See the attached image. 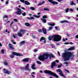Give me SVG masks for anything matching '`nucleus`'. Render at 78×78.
Listing matches in <instances>:
<instances>
[{"label":"nucleus","instance_id":"f257e3e1","mask_svg":"<svg viewBox=\"0 0 78 78\" xmlns=\"http://www.w3.org/2000/svg\"><path fill=\"white\" fill-rule=\"evenodd\" d=\"M48 57H50V59H51V57H52V58H55V56L51 54L48 55L44 54L42 55H40L38 58L39 60L42 61H44L45 59H48Z\"/></svg>","mask_w":78,"mask_h":78},{"label":"nucleus","instance_id":"f03ea898","mask_svg":"<svg viewBox=\"0 0 78 78\" xmlns=\"http://www.w3.org/2000/svg\"><path fill=\"white\" fill-rule=\"evenodd\" d=\"M73 53L71 52H64L62 53V57L64 58V60L65 61L69 60L70 58L73 55Z\"/></svg>","mask_w":78,"mask_h":78},{"label":"nucleus","instance_id":"7ed1b4c3","mask_svg":"<svg viewBox=\"0 0 78 78\" xmlns=\"http://www.w3.org/2000/svg\"><path fill=\"white\" fill-rule=\"evenodd\" d=\"M48 39L49 41H51L53 39L54 41L58 42V41H60L61 40V37L59 35H55L52 36H50L48 37Z\"/></svg>","mask_w":78,"mask_h":78},{"label":"nucleus","instance_id":"20e7f679","mask_svg":"<svg viewBox=\"0 0 78 78\" xmlns=\"http://www.w3.org/2000/svg\"><path fill=\"white\" fill-rule=\"evenodd\" d=\"M44 72L45 73H48V74H50L51 75H52L53 76H55V77L56 78H58V76H57V75H56V74H55V73L52 72L50 71H48L47 70H46L44 71Z\"/></svg>","mask_w":78,"mask_h":78},{"label":"nucleus","instance_id":"39448f33","mask_svg":"<svg viewBox=\"0 0 78 78\" xmlns=\"http://www.w3.org/2000/svg\"><path fill=\"white\" fill-rule=\"evenodd\" d=\"M12 55H10V58H13L14 56V55H15L16 56H22V54L19 53H17L16 52H13L12 53Z\"/></svg>","mask_w":78,"mask_h":78},{"label":"nucleus","instance_id":"423d86ee","mask_svg":"<svg viewBox=\"0 0 78 78\" xmlns=\"http://www.w3.org/2000/svg\"><path fill=\"white\" fill-rule=\"evenodd\" d=\"M25 32V30L21 29L20 30V32L18 33V36L19 37H22V36L23 34H21V33H22L23 34H24Z\"/></svg>","mask_w":78,"mask_h":78},{"label":"nucleus","instance_id":"0eeeda50","mask_svg":"<svg viewBox=\"0 0 78 78\" xmlns=\"http://www.w3.org/2000/svg\"><path fill=\"white\" fill-rule=\"evenodd\" d=\"M3 70L4 71V72L5 73H7V74H8V75L11 73V72L10 71L8 70H5V69H3Z\"/></svg>","mask_w":78,"mask_h":78},{"label":"nucleus","instance_id":"6e6552de","mask_svg":"<svg viewBox=\"0 0 78 78\" xmlns=\"http://www.w3.org/2000/svg\"><path fill=\"white\" fill-rule=\"evenodd\" d=\"M48 1L50 3H51L53 4V5H55V4H56L57 5H58V2H55L52 0H48Z\"/></svg>","mask_w":78,"mask_h":78},{"label":"nucleus","instance_id":"1a4fd4ad","mask_svg":"<svg viewBox=\"0 0 78 78\" xmlns=\"http://www.w3.org/2000/svg\"><path fill=\"white\" fill-rule=\"evenodd\" d=\"M9 47L10 50H14V48L13 47V46H12V45L11 44H9Z\"/></svg>","mask_w":78,"mask_h":78},{"label":"nucleus","instance_id":"9d476101","mask_svg":"<svg viewBox=\"0 0 78 78\" xmlns=\"http://www.w3.org/2000/svg\"><path fill=\"white\" fill-rule=\"evenodd\" d=\"M18 10L17 11V12H16V14H17L19 15H20L22 14V11H21V10L20 8L18 9Z\"/></svg>","mask_w":78,"mask_h":78},{"label":"nucleus","instance_id":"9b49d317","mask_svg":"<svg viewBox=\"0 0 78 78\" xmlns=\"http://www.w3.org/2000/svg\"><path fill=\"white\" fill-rule=\"evenodd\" d=\"M42 40H44V44H45L46 43V40H45V38H44V37H41V38L40 41H42Z\"/></svg>","mask_w":78,"mask_h":78},{"label":"nucleus","instance_id":"f8f14e48","mask_svg":"<svg viewBox=\"0 0 78 78\" xmlns=\"http://www.w3.org/2000/svg\"><path fill=\"white\" fill-rule=\"evenodd\" d=\"M42 31H43V33L44 34H47V30L43 28L42 29Z\"/></svg>","mask_w":78,"mask_h":78},{"label":"nucleus","instance_id":"ddd939ff","mask_svg":"<svg viewBox=\"0 0 78 78\" xmlns=\"http://www.w3.org/2000/svg\"><path fill=\"white\" fill-rule=\"evenodd\" d=\"M56 66V63L55 62H53L51 64V68L52 69H53V66Z\"/></svg>","mask_w":78,"mask_h":78},{"label":"nucleus","instance_id":"4468645a","mask_svg":"<svg viewBox=\"0 0 78 78\" xmlns=\"http://www.w3.org/2000/svg\"><path fill=\"white\" fill-rule=\"evenodd\" d=\"M29 60V58H24L23 60V61L24 62H28V60Z\"/></svg>","mask_w":78,"mask_h":78},{"label":"nucleus","instance_id":"2eb2a0df","mask_svg":"<svg viewBox=\"0 0 78 78\" xmlns=\"http://www.w3.org/2000/svg\"><path fill=\"white\" fill-rule=\"evenodd\" d=\"M36 65L35 64H33L31 66V68L33 70H35L36 68H35V66Z\"/></svg>","mask_w":78,"mask_h":78},{"label":"nucleus","instance_id":"dca6fc26","mask_svg":"<svg viewBox=\"0 0 78 78\" xmlns=\"http://www.w3.org/2000/svg\"><path fill=\"white\" fill-rule=\"evenodd\" d=\"M48 25H49L50 26H55V23H52L51 24V23H48Z\"/></svg>","mask_w":78,"mask_h":78},{"label":"nucleus","instance_id":"f3484780","mask_svg":"<svg viewBox=\"0 0 78 78\" xmlns=\"http://www.w3.org/2000/svg\"><path fill=\"white\" fill-rule=\"evenodd\" d=\"M24 3L25 5H30V3H29V2H27V1H25L24 2Z\"/></svg>","mask_w":78,"mask_h":78},{"label":"nucleus","instance_id":"a211bd4d","mask_svg":"<svg viewBox=\"0 0 78 78\" xmlns=\"http://www.w3.org/2000/svg\"><path fill=\"white\" fill-rule=\"evenodd\" d=\"M75 48V47H71L67 49L68 51H69V50H74Z\"/></svg>","mask_w":78,"mask_h":78},{"label":"nucleus","instance_id":"6ab92c4d","mask_svg":"<svg viewBox=\"0 0 78 78\" xmlns=\"http://www.w3.org/2000/svg\"><path fill=\"white\" fill-rule=\"evenodd\" d=\"M60 22L61 23H64L65 22V23H68V22H68V21H66V20H65L64 21H61Z\"/></svg>","mask_w":78,"mask_h":78},{"label":"nucleus","instance_id":"aec40b11","mask_svg":"<svg viewBox=\"0 0 78 78\" xmlns=\"http://www.w3.org/2000/svg\"><path fill=\"white\" fill-rule=\"evenodd\" d=\"M25 43V41H22L20 43V45H22L23 44H24Z\"/></svg>","mask_w":78,"mask_h":78},{"label":"nucleus","instance_id":"412c9836","mask_svg":"<svg viewBox=\"0 0 78 78\" xmlns=\"http://www.w3.org/2000/svg\"><path fill=\"white\" fill-rule=\"evenodd\" d=\"M60 75V76H63V77H66L65 76H64V75L63 74V73H62V72H60V73H59V74Z\"/></svg>","mask_w":78,"mask_h":78},{"label":"nucleus","instance_id":"4be33fe9","mask_svg":"<svg viewBox=\"0 0 78 78\" xmlns=\"http://www.w3.org/2000/svg\"><path fill=\"white\" fill-rule=\"evenodd\" d=\"M25 70H26L27 69H28V68H29V64H27V65L25 67Z\"/></svg>","mask_w":78,"mask_h":78},{"label":"nucleus","instance_id":"5701e85b","mask_svg":"<svg viewBox=\"0 0 78 78\" xmlns=\"http://www.w3.org/2000/svg\"><path fill=\"white\" fill-rule=\"evenodd\" d=\"M28 19H33V20H34V19H35V18L33 17H30H30H27Z\"/></svg>","mask_w":78,"mask_h":78},{"label":"nucleus","instance_id":"b1692460","mask_svg":"<svg viewBox=\"0 0 78 78\" xmlns=\"http://www.w3.org/2000/svg\"><path fill=\"white\" fill-rule=\"evenodd\" d=\"M33 16L34 17H35L36 18H39V17H41V16H39V15L37 16V15H33Z\"/></svg>","mask_w":78,"mask_h":78},{"label":"nucleus","instance_id":"393cba45","mask_svg":"<svg viewBox=\"0 0 78 78\" xmlns=\"http://www.w3.org/2000/svg\"><path fill=\"white\" fill-rule=\"evenodd\" d=\"M53 29V27H49V29L48 30V31H50L51 30H52Z\"/></svg>","mask_w":78,"mask_h":78},{"label":"nucleus","instance_id":"a878e982","mask_svg":"<svg viewBox=\"0 0 78 78\" xmlns=\"http://www.w3.org/2000/svg\"><path fill=\"white\" fill-rule=\"evenodd\" d=\"M56 71L57 72H59V73H61V72H62V70L60 69H58L56 70Z\"/></svg>","mask_w":78,"mask_h":78},{"label":"nucleus","instance_id":"bb28decb","mask_svg":"<svg viewBox=\"0 0 78 78\" xmlns=\"http://www.w3.org/2000/svg\"><path fill=\"white\" fill-rule=\"evenodd\" d=\"M4 64L5 66H8V63L6 61L4 62Z\"/></svg>","mask_w":78,"mask_h":78},{"label":"nucleus","instance_id":"cd10ccee","mask_svg":"<svg viewBox=\"0 0 78 78\" xmlns=\"http://www.w3.org/2000/svg\"><path fill=\"white\" fill-rule=\"evenodd\" d=\"M63 64H65L66 66H68V65L69 64V63H68L67 62H65L63 63Z\"/></svg>","mask_w":78,"mask_h":78},{"label":"nucleus","instance_id":"c85d7f7f","mask_svg":"<svg viewBox=\"0 0 78 78\" xmlns=\"http://www.w3.org/2000/svg\"><path fill=\"white\" fill-rule=\"evenodd\" d=\"M43 19H47V16L45 15H44L42 16Z\"/></svg>","mask_w":78,"mask_h":78},{"label":"nucleus","instance_id":"c756f323","mask_svg":"<svg viewBox=\"0 0 78 78\" xmlns=\"http://www.w3.org/2000/svg\"><path fill=\"white\" fill-rule=\"evenodd\" d=\"M25 25L26 26H27V27H30V25L28 23H25Z\"/></svg>","mask_w":78,"mask_h":78},{"label":"nucleus","instance_id":"7c9ffc66","mask_svg":"<svg viewBox=\"0 0 78 78\" xmlns=\"http://www.w3.org/2000/svg\"><path fill=\"white\" fill-rule=\"evenodd\" d=\"M36 62L37 64H41V62H40L38 61H36Z\"/></svg>","mask_w":78,"mask_h":78},{"label":"nucleus","instance_id":"2f4dec72","mask_svg":"<svg viewBox=\"0 0 78 78\" xmlns=\"http://www.w3.org/2000/svg\"><path fill=\"white\" fill-rule=\"evenodd\" d=\"M30 9L31 10H33V11H34V10H35V9H34V8L33 7H30Z\"/></svg>","mask_w":78,"mask_h":78},{"label":"nucleus","instance_id":"473e14b6","mask_svg":"<svg viewBox=\"0 0 78 78\" xmlns=\"http://www.w3.org/2000/svg\"><path fill=\"white\" fill-rule=\"evenodd\" d=\"M69 8H68L66 10H65V11L66 12H69Z\"/></svg>","mask_w":78,"mask_h":78},{"label":"nucleus","instance_id":"72a5a7b5","mask_svg":"<svg viewBox=\"0 0 78 78\" xmlns=\"http://www.w3.org/2000/svg\"><path fill=\"white\" fill-rule=\"evenodd\" d=\"M22 15L23 16H26V12H24L22 13Z\"/></svg>","mask_w":78,"mask_h":78},{"label":"nucleus","instance_id":"f704fd0d","mask_svg":"<svg viewBox=\"0 0 78 78\" xmlns=\"http://www.w3.org/2000/svg\"><path fill=\"white\" fill-rule=\"evenodd\" d=\"M43 10H44V11H49V9L47 8H44Z\"/></svg>","mask_w":78,"mask_h":78},{"label":"nucleus","instance_id":"c9c22d12","mask_svg":"<svg viewBox=\"0 0 78 78\" xmlns=\"http://www.w3.org/2000/svg\"><path fill=\"white\" fill-rule=\"evenodd\" d=\"M70 5H74V2H73V1H72Z\"/></svg>","mask_w":78,"mask_h":78},{"label":"nucleus","instance_id":"e433bc0d","mask_svg":"<svg viewBox=\"0 0 78 78\" xmlns=\"http://www.w3.org/2000/svg\"><path fill=\"white\" fill-rule=\"evenodd\" d=\"M20 1L21 2L23 3H25V0H20Z\"/></svg>","mask_w":78,"mask_h":78},{"label":"nucleus","instance_id":"4c0bfd02","mask_svg":"<svg viewBox=\"0 0 78 78\" xmlns=\"http://www.w3.org/2000/svg\"><path fill=\"white\" fill-rule=\"evenodd\" d=\"M38 31L39 33H41V32H42V30L41 29H39L38 30Z\"/></svg>","mask_w":78,"mask_h":78},{"label":"nucleus","instance_id":"58836bf2","mask_svg":"<svg viewBox=\"0 0 78 78\" xmlns=\"http://www.w3.org/2000/svg\"><path fill=\"white\" fill-rule=\"evenodd\" d=\"M42 22L43 23H46V20H42Z\"/></svg>","mask_w":78,"mask_h":78},{"label":"nucleus","instance_id":"ea45409f","mask_svg":"<svg viewBox=\"0 0 78 78\" xmlns=\"http://www.w3.org/2000/svg\"><path fill=\"white\" fill-rule=\"evenodd\" d=\"M64 70H65V71H66V72H67V73H69V71L66 69H64Z\"/></svg>","mask_w":78,"mask_h":78},{"label":"nucleus","instance_id":"a19ab883","mask_svg":"<svg viewBox=\"0 0 78 78\" xmlns=\"http://www.w3.org/2000/svg\"><path fill=\"white\" fill-rule=\"evenodd\" d=\"M1 51L2 54H3L5 53V51H4V50L3 49Z\"/></svg>","mask_w":78,"mask_h":78},{"label":"nucleus","instance_id":"79ce46f5","mask_svg":"<svg viewBox=\"0 0 78 78\" xmlns=\"http://www.w3.org/2000/svg\"><path fill=\"white\" fill-rule=\"evenodd\" d=\"M4 19L5 18H8V16L5 15L3 17Z\"/></svg>","mask_w":78,"mask_h":78},{"label":"nucleus","instance_id":"37998d69","mask_svg":"<svg viewBox=\"0 0 78 78\" xmlns=\"http://www.w3.org/2000/svg\"><path fill=\"white\" fill-rule=\"evenodd\" d=\"M9 2V1L7 0L6 2H5V4L6 5H7L8 4V2Z\"/></svg>","mask_w":78,"mask_h":78},{"label":"nucleus","instance_id":"c03bdc74","mask_svg":"<svg viewBox=\"0 0 78 78\" xmlns=\"http://www.w3.org/2000/svg\"><path fill=\"white\" fill-rule=\"evenodd\" d=\"M26 70H27L28 71H31V69H30L28 68L27 69H26Z\"/></svg>","mask_w":78,"mask_h":78},{"label":"nucleus","instance_id":"a18cd8bd","mask_svg":"<svg viewBox=\"0 0 78 78\" xmlns=\"http://www.w3.org/2000/svg\"><path fill=\"white\" fill-rule=\"evenodd\" d=\"M37 49H35L34 50V52H37Z\"/></svg>","mask_w":78,"mask_h":78},{"label":"nucleus","instance_id":"49530a36","mask_svg":"<svg viewBox=\"0 0 78 78\" xmlns=\"http://www.w3.org/2000/svg\"><path fill=\"white\" fill-rule=\"evenodd\" d=\"M42 4L41 3H39L38 4V6H40V5H42Z\"/></svg>","mask_w":78,"mask_h":78},{"label":"nucleus","instance_id":"de8ad7c7","mask_svg":"<svg viewBox=\"0 0 78 78\" xmlns=\"http://www.w3.org/2000/svg\"><path fill=\"white\" fill-rule=\"evenodd\" d=\"M64 44H65L66 45L69 44V43L66 42L64 43Z\"/></svg>","mask_w":78,"mask_h":78},{"label":"nucleus","instance_id":"09e8293b","mask_svg":"<svg viewBox=\"0 0 78 78\" xmlns=\"http://www.w3.org/2000/svg\"><path fill=\"white\" fill-rule=\"evenodd\" d=\"M31 75L32 76V77H33V78H35V76H34L33 74Z\"/></svg>","mask_w":78,"mask_h":78},{"label":"nucleus","instance_id":"8fccbe9b","mask_svg":"<svg viewBox=\"0 0 78 78\" xmlns=\"http://www.w3.org/2000/svg\"><path fill=\"white\" fill-rule=\"evenodd\" d=\"M61 67V65H59L58 66V68H60Z\"/></svg>","mask_w":78,"mask_h":78},{"label":"nucleus","instance_id":"3c124183","mask_svg":"<svg viewBox=\"0 0 78 78\" xmlns=\"http://www.w3.org/2000/svg\"><path fill=\"white\" fill-rule=\"evenodd\" d=\"M58 55H59V56H61V55H60V53H59V52H58Z\"/></svg>","mask_w":78,"mask_h":78},{"label":"nucleus","instance_id":"603ef678","mask_svg":"<svg viewBox=\"0 0 78 78\" xmlns=\"http://www.w3.org/2000/svg\"><path fill=\"white\" fill-rule=\"evenodd\" d=\"M69 10L71 11H73V9H70Z\"/></svg>","mask_w":78,"mask_h":78},{"label":"nucleus","instance_id":"864d4df0","mask_svg":"<svg viewBox=\"0 0 78 78\" xmlns=\"http://www.w3.org/2000/svg\"><path fill=\"white\" fill-rule=\"evenodd\" d=\"M62 0H57V1L58 2H61V1H62Z\"/></svg>","mask_w":78,"mask_h":78},{"label":"nucleus","instance_id":"5fc2aeb1","mask_svg":"<svg viewBox=\"0 0 78 78\" xmlns=\"http://www.w3.org/2000/svg\"><path fill=\"white\" fill-rule=\"evenodd\" d=\"M75 37H76V38H77V39H78V35H76Z\"/></svg>","mask_w":78,"mask_h":78},{"label":"nucleus","instance_id":"6e6d98bb","mask_svg":"<svg viewBox=\"0 0 78 78\" xmlns=\"http://www.w3.org/2000/svg\"><path fill=\"white\" fill-rule=\"evenodd\" d=\"M13 37H14V39L16 38V36H15L14 35H13Z\"/></svg>","mask_w":78,"mask_h":78},{"label":"nucleus","instance_id":"4d7b16f0","mask_svg":"<svg viewBox=\"0 0 78 78\" xmlns=\"http://www.w3.org/2000/svg\"><path fill=\"white\" fill-rule=\"evenodd\" d=\"M42 5V4H44L45 3V1H43L41 3Z\"/></svg>","mask_w":78,"mask_h":78},{"label":"nucleus","instance_id":"13d9d810","mask_svg":"<svg viewBox=\"0 0 78 78\" xmlns=\"http://www.w3.org/2000/svg\"><path fill=\"white\" fill-rule=\"evenodd\" d=\"M55 61H56V62H57V63L59 62V60H55Z\"/></svg>","mask_w":78,"mask_h":78},{"label":"nucleus","instance_id":"bf43d9fd","mask_svg":"<svg viewBox=\"0 0 78 78\" xmlns=\"http://www.w3.org/2000/svg\"><path fill=\"white\" fill-rule=\"evenodd\" d=\"M74 55H73L72 57H71V59H73V57L74 56Z\"/></svg>","mask_w":78,"mask_h":78},{"label":"nucleus","instance_id":"052dcab7","mask_svg":"<svg viewBox=\"0 0 78 78\" xmlns=\"http://www.w3.org/2000/svg\"><path fill=\"white\" fill-rule=\"evenodd\" d=\"M33 74H35V73H34V72H33L32 73H31V75H33Z\"/></svg>","mask_w":78,"mask_h":78},{"label":"nucleus","instance_id":"680f3d73","mask_svg":"<svg viewBox=\"0 0 78 78\" xmlns=\"http://www.w3.org/2000/svg\"><path fill=\"white\" fill-rule=\"evenodd\" d=\"M13 44H16V42L15 41H14L13 42Z\"/></svg>","mask_w":78,"mask_h":78},{"label":"nucleus","instance_id":"e2e57ef3","mask_svg":"<svg viewBox=\"0 0 78 78\" xmlns=\"http://www.w3.org/2000/svg\"><path fill=\"white\" fill-rule=\"evenodd\" d=\"M22 9H23L24 10H25V8L23 7H21Z\"/></svg>","mask_w":78,"mask_h":78},{"label":"nucleus","instance_id":"0e129e2a","mask_svg":"<svg viewBox=\"0 0 78 78\" xmlns=\"http://www.w3.org/2000/svg\"><path fill=\"white\" fill-rule=\"evenodd\" d=\"M66 41V40L64 38L63 39V42H65Z\"/></svg>","mask_w":78,"mask_h":78},{"label":"nucleus","instance_id":"69168bd1","mask_svg":"<svg viewBox=\"0 0 78 78\" xmlns=\"http://www.w3.org/2000/svg\"><path fill=\"white\" fill-rule=\"evenodd\" d=\"M13 23V21H12V23H11L10 24V26H11V25H12V24Z\"/></svg>","mask_w":78,"mask_h":78},{"label":"nucleus","instance_id":"338daca9","mask_svg":"<svg viewBox=\"0 0 78 78\" xmlns=\"http://www.w3.org/2000/svg\"><path fill=\"white\" fill-rule=\"evenodd\" d=\"M55 29H56V30H57V29H58V27H57V26H55Z\"/></svg>","mask_w":78,"mask_h":78},{"label":"nucleus","instance_id":"774afa93","mask_svg":"<svg viewBox=\"0 0 78 78\" xmlns=\"http://www.w3.org/2000/svg\"><path fill=\"white\" fill-rule=\"evenodd\" d=\"M14 20L15 22H17V20Z\"/></svg>","mask_w":78,"mask_h":78}]
</instances>
